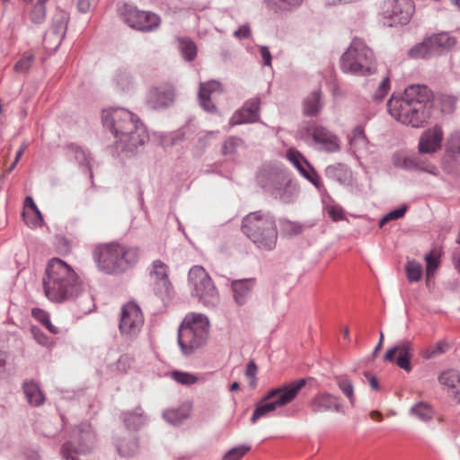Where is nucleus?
Masks as SVG:
<instances>
[{"instance_id":"1","label":"nucleus","mask_w":460,"mask_h":460,"mask_svg":"<svg viewBox=\"0 0 460 460\" xmlns=\"http://www.w3.org/2000/svg\"><path fill=\"white\" fill-rule=\"evenodd\" d=\"M102 123L116 138L117 149L133 154L149 139L145 125L139 118L123 108H111L102 111Z\"/></svg>"},{"instance_id":"2","label":"nucleus","mask_w":460,"mask_h":460,"mask_svg":"<svg viewBox=\"0 0 460 460\" xmlns=\"http://www.w3.org/2000/svg\"><path fill=\"white\" fill-rule=\"evenodd\" d=\"M430 96L427 86L410 85L402 94L392 95L387 102L388 112L402 124L422 127L429 115Z\"/></svg>"},{"instance_id":"3","label":"nucleus","mask_w":460,"mask_h":460,"mask_svg":"<svg viewBox=\"0 0 460 460\" xmlns=\"http://www.w3.org/2000/svg\"><path fill=\"white\" fill-rule=\"evenodd\" d=\"M42 283L46 297L54 303L75 300L84 290V282L75 270L59 258L48 261Z\"/></svg>"},{"instance_id":"4","label":"nucleus","mask_w":460,"mask_h":460,"mask_svg":"<svg viewBox=\"0 0 460 460\" xmlns=\"http://www.w3.org/2000/svg\"><path fill=\"white\" fill-rule=\"evenodd\" d=\"M242 231L261 252H271L278 242L275 217L270 212L255 211L246 215L242 221Z\"/></svg>"},{"instance_id":"5","label":"nucleus","mask_w":460,"mask_h":460,"mask_svg":"<svg viewBox=\"0 0 460 460\" xmlns=\"http://www.w3.org/2000/svg\"><path fill=\"white\" fill-rule=\"evenodd\" d=\"M210 323L200 313L187 314L178 328V344L184 356H190L208 341Z\"/></svg>"},{"instance_id":"6","label":"nucleus","mask_w":460,"mask_h":460,"mask_svg":"<svg viewBox=\"0 0 460 460\" xmlns=\"http://www.w3.org/2000/svg\"><path fill=\"white\" fill-rule=\"evenodd\" d=\"M341 68L346 74L369 76L376 74L377 63L373 50L366 42L354 38L341 58Z\"/></svg>"},{"instance_id":"7","label":"nucleus","mask_w":460,"mask_h":460,"mask_svg":"<svg viewBox=\"0 0 460 460\" xmlns=\"http://www.w3.org/2000/svg\"><path fill=\"white\" fill-rule=\"evenodd\" d=\"M305 385L306 379L301 378L269 391L256 405L251 418L252 423H256L258 420L268 416L277 408L293 402Z\"/></svg>"},{"instance_id":"8","label":"nucleus","mask_w":460,"mask_h":460,"mask_svg":"<svg viewBox=\"0 0 460 460\" xmlns=\"http://www.w3.org/2000/svg\"><path fill=\"white\" fill-rule=\"evenodd\" d=\"M258 181L274 199L284 204L293 203L298 197L297 185L291 181L286 170L280 167L260 172Z\"/></svg>"},{"instance_id":"9","label":"nucleus","mask_w":460,"mask_h":460,"mask_svg":"<svg viewBox=\"0 0 460 460\" xmlns=\"http://www.w3.org/2000/svg\"><path fill=\"white\" fill-rule=\"evenodd\" d=\"M297 134L305 143L318 151L331 154L341 150L339 137L315 121H307L301 125Z\"/></svg>"},{"instance_id":"10","label":"nucleus","mask_w":460,"mask_h":460,"mask_svg":"<svg viewBox=\"0 0 460 460\" xmlns=\"http://www.w3.org/2000/svg\"><path fill=\"white\" fill-rule=\"evenodd\" d=\"M190 293L206 306H216L219 302V294L211 278L201 266H193L188 275Z\"/></svg>"},{"instance_id":"11","label":"nucleus","mask_w":460,"mask_h":460,"mask_svg":"<svg viewBox=\"0 0 460 460\" xmlns=\"http://www.w3.org/2000/svg\"><path fill=\"white\" fill-rule=\"evenodd\" d=\"M95 445V433L89 423H82L73 431V439L65 443L61 455L65 460H77V455L90 452Z\"/></svg>"},{"instance_id":"12","label":"nucleus","mask_w":460,"mask_h":460,"mask_svg":"<svg viewBox=\"0 0 460 460\" xmlns=\"http://www.w3.org/2000/svg\"><path fill=\"white\" fill-rule=\"evenodd\" d=\"M119 13L128 26L137 31H151L161 22L160 17L155 13L137 10L128 4L119 6Z\"/></svg>"},{"instance_id":"13","label":"nucleus","mask_w":460,"mask_h":460,"mask_svg":"<svg viewBox=\"0 0 460 460\" xmlns=\"http://www.w3.org/2000/svg\"><path fill=\"white\" fill-rule=\"evenodd\" d=\"M413 13L411 0H386L382 6L384 23L390 27L408 23Z\"/></svg>"},{"instance_id":"14","label":"nucleus","mask_w":460,"mask_h":460,"mask_svg":"<svg viewBox=\"0 0 460 460\" xmlns=\"http://www.w3.org/2000/svg\"><path fill=\"white\" fill-rule=\"evenodd\" d=\"M144 323V316L138 305L128 302L121 308L119 332L127 338L136 337Z\"/></svg>"},{"instance_id":"15","label":"nucleus","mask_w":460,"mask_h":460,"mask_svg":"<svg viewBox=\"0 0 460 460\" xmlns=\"http://www.w3.org/2000/svg\"><path fill=\"white\" fill-rule=\"evenodd\" d=\"M441 165L447 173H460V130L447 137Z\"/></svg>"},{"instance_id":"16","label":"nucleus","mask_w":460,"mask_h":460,"mask_svg":"<svg viewBox=\"0 0 460 460\" xmlns=\"http://www.w3.org/2000/svg\"><path fill=\"white\" fill-rule=\"evenodd\" d=\"M286 157L300 174L310 181L319 191L323 189L321 177L298 150L289 148L286 153Z\"/></svg>"},{"instance_id":"17","label":"nucleus","mask_w":460,"mask_h":460,"mask_svg":"<svg viewBox=\"0 0 460 460\" xmlns=\"http://www.w3.org/2000/svg\"><path fill=\"white\" fill-rule=\"evenodd\" d=\"M308 405L311 411L314 414L327 411L345 414L341 397L329 392L317 393L309 401Z\"/></svg>"},{"instance_id":"18","label":"nucleus","mask_w":460,"mask_h":460,"mask_svg":"<svg viewBox=\"0 0 460 460\" xmlns=\"http://www.w3.org/2000/svg\"><path fill=\"white\" fill-rule=\"evenodd\" d=\"M94 260L99 269L106 273L122 272L117 254L116 243L99 248L94 252Z\"/></svg>"},{"instance_id":"19","label":"nucleus","mask_w":460,"mask_h":460,"mask_svg":"<svg viewBox=\"0 0 460 460\" xmlns=\"http://www.w3.org/2000/svg\"><path fill=\"white\" fill-rule=\"evenodd\" d=\"M174 99V86L171 84H166L149 90L146 97V104L152 110H160L172 105Z\"/></svg>"},{"instance_id":"20","label":"nucleus","mask_w":460,"mask_h":460,"mask_svg":"<svg viewBox=\"0 0 460 460\" xmlns=\"http://www.w3.org/2000/svg\"><path fill=\"white\" fill-rule=\"evenodd\" d=\"M412 357V345L409 341H401L385 354V360L394 362L406 372L411 371V358Z\"/></svg>"},{"instance_id":"21","label":"nucleus","mask_w":460,"mask_h":460,"mask_svg":"<svg viewBox=\"0 0 460 460\" xmlns=\"http://www.w3.org/2000/svg\"><path fill=\"white\" fill-rule=\"evenodd\" d=\"M260 98L248 100L243 106L236 111L229 120V126L253 123L259 119Z\"/></svg>"},{"instance_id":"22","label":"nucleus","mask_w":460,"mask_h":460,"mask_svg":"<svg viewBox=\"0 0 460 460\" xmlns=\"http://www.w3.org/2000/svg\"><path fill=\"white\" fill-rule=\"evenodd\" d=\"M444 133L438 125L426 129L419 140V152L421 154H434L441 148Z\"/></svg>"},{"instance_id":"23","label":"nucleus","mask_w":460,"mask_h":460,"mask_svg":"<svg viewBox=\"0 0 460 460\" xmlns=\"http://www.w3.org/2000/svg\"><path fill=\"white\" fill-rule=\"evenodd\" d=\"M223 92L222 85L218 81L211 80L199 84V101L202 109L208 112L217 111V107L212 102V96L215 93Z\"/></svg>"},{"instance_id":"24","label":"nucleus","mask_w":460,"mask_h":460,"mask_svg":"<svg viewBox=\"0 0 460 460\" xmlns=\"http://www.w3.org/2000/svg\"><path fill=\"white\" fill-rule=\"evenodd\" d=\"M68 17L64 12H59L53 17L52 25L45 37V41L53 40L56 48L59 47L67 30Z\"/></svg>"},{"instance_id":"25","label":"nucleus","mask_w":460,"mask_h":460,"mask_svg":"<svg viewBox=\"0 0 460 460\" xmlns=\"http://www.w3.org/2000/svg\"><path fill=\"white\" fill-rule=\"evenodd\" d=\"M254 284V279H243L232 281L231 289L234 300L237 305L242 306L248 302Z\"/></svg>"},{"instance_id":"26","label":"nucleus","mask_w":460,"mask_h":460,"mask_svg":"<svg viewBox=\"0 0 460 460\" xmlns=\"http://www.w3.org/2000/svg\"><path fill=\"white\" fill-rule=\"evenodd\" d=\"M116 249L122 272L137 262L140 254L137 247L116 243Z\"/></svg>"},{"instance_id":"27","label":"nucleus","mask_w":460,"mask_h":460,"mask_svg":"<svg viewBox=\"0 0 460 460\" xmlns=\"http://www.w3.org/2000/svg\"><path fill=\"white\" fill-rule=\"evenodd\" d=\"M349 144L350 151L358 159L361 155L367 152L369 142L362 126L359 125L354 128L349 137Z\"/></svg>"},{"instance_id":"28","label":"nucleus","mask_w":460,"mask_h":460,"mask_svg":"<svg viewBox=\"0 0 460 460\" xmlns=\"http://www.w3.org/2000/svg\"><path fill=\"white\" fill-rule=\"evenodd\" d=\"M438 381L452 391L454 398L460 403V372L455 369L444 371L439 375Z\"/></svg>"},{"instance_id":"29","label":"nucleus","mask_w":460,"mask_h":460,"mask_svg":"<svg viewBox=\"0 0 460 460\" xmlns=\"http://www.w3.org/2000/svg\"><path fill=\"white\" fill-rule=\"evenodd\" d=\"M402 167L406 170H417L432 175L438 173V168L433 164L426 161L419 155H411L403 159Z\"/></svg>"},{"instance_id":"30","label":"nucleus","mask_w":460,"mask_h":460,"mask_svg":"<svg viewBox=\"0 0 460 460\" xmlns=\"http://www.w3.org/2000/svg\"><path fill=\"white\" fill-rule=\"evenodd\" d=\"M324 102L320 89L310 93L304 100V112L307 116H316L320 113Z\"/></svg>"},{"instance_id":"31","label":"nucleus","mask_w":460,"mask_h":460,"mask_svg":"<svg viewBox=\"0 0 460 460\" xmlns=\"http://www.w3.org/2000/svg\"><path fill=\"white\" fill-rule=\"evenodd\" d=\"M22 389L28 402L31 405L40 406L44 402L45 396L42 394L39 385L34 381H24Z\"/></svg>"},{"instance_id":"32","label":"nucleus","mask_w":460,"mask_h":460,"mask_svg":"<svg viewBox=\"0 0 460 460\" xmlns=\"http://www.w3.org/2000/svg\"><path fill=\"white\" fill-rule=\"evenodd\" d=\"M191 412V404L184 403L175 409H169L164 412V420L172 424L180 425L183 420L188 419Z\"/></svg>"},{"instance_id":"33","label":"nucleus","mask_w":460,"mask_h":460,"mask_svg":"<svg viewBox=\"0 0 460 460\" xmlns=\"http://www.w3.org/2000/svg\"><path fill=\"white\" fill-rule=\"evenodd\" d=\"M115 444L119 454L122 456H134L139 448L138 440L133 435H128L127 438H117Z\"/></svg>"},{"instance_id":"34","label":"nucleus","mask_w":460,"mask_h":460,"mask_svg":"<svg viewBox=\"0 0 460 460\" xmlns=\"http://www.w3.org/2000/svg\"><path fill=\"white\" fill-rule=\"evenodd\" d=\"M122 420L128 429H137L146 422V416L140 407L122 414Z\"/></svg>"},{"instance_id":"35","label":"nucleus","mask_w":460,"mask_h":460,"mask_svg":"<svg viewBox=\"0 0 460 460\" xmlns=\"http://www.w3.org/2000/svg\"><path fill=\"white\" fill-rule=\"evenodd\" d=\"M334 381L344 396L347 397L350 405L354 407L356 396L352 381L346 375L335 376Z\"/></svg>"},{"instance_id":"36","label":"nucleus","mask_w":460,"mask_h":460,"mask_svg":"<svg viewBox=\"0 0 460 460\" xmlns=\"http://www.w3.org/2000/svg\"><path fill=\"white\" fill-rule=\"evenodd\" d=\"M408 55L412 58H429L432 56L437 55L429 39H425L422 42L412 47Z\"/></svg>"},{"instance_id":"37","label":"nucleus","mask_w":460,"mask_h":460,"mask_svg":"<svg viewBox=\"0 0 460 460\" xmlns=\"http://www.w3.org/2000/svg\"><path fill=\"white\" fill-rule=\"evenodd\" d=\"M431 45L433 46L437 54L440 51L449 49L456 44L455 38L451 37L447 32H441L429 37Z\"/></svg>"},{"instance_id":"38","label":"nucleus","mask_w":460,"mask_h":460,"mask_svg":"<svg viewBox=\"0 0 460 460\" xmlns=\"http://www.w3.org/2000/svg\"><path fill=\"white\" fill-rule=\"evenodd\" d=\"M154 291L163 303L169 301L173 294L172 286L169 279L154 281Z\"/></svg>"},{"instance_id":"39","label":"nucleus","mask_w":460,"mask_h":460,"mask_svg":"<svg viewBox=\"0 0 460 460\" xmlns=\"http://www.w3.org/2000/svg\"><path fill=\"white\" fill-rule=\"evenodd\" d=\"M244 146L241 137L235 136L228 137L223 143L222 155L228 158H234L237 155V150Z\"/></svg>"},{"instance_id":"40","label":"nucleus","mask_w":460,"mask_h":460,"mask_svg":"<svg viewBox=\"0 0 460 460\" xmlns=\"http://www.w3.org/2000/svg\"><path fill=\"white\" fill-rule=\"evenodd\" d=\"M281 234L288 237L296 236L303 232V225L299 222L281 218L279 221Z\"/></svg>"},{"instance_id":"41","label":"nucleus","mask_w":460,"mask_h":460,"mask_svg":"<svg viewBox=\"0 0 460 460\" xmlns=\"http://www.w3.org/2000/svg\"><path fill=\"white\" fill-rule=\"evenodd\" d=\"M410 412L421 421H428L431 420L434 414L432 408L422 402L414 404L411 408Z\"/></svg>"},{"instance_id":"42","label":"nucleus","mask_w":460,"mask_h":460,"mask_svg":"<svg viewBox=\"0 0 460 460\" xmlns=\"http://www.w3.org/2000/svg\"><path fill=\"white\" fill-rule=\"evenodd\" d=\"M405 271L409 282H418L422 278V265L415 260L407 261L405 265Z\"/></svg>"},{"instance_id":"43","label":"nucleus","mask_w":460,"mask_h":460,"mask_svg":"<svg viewBox=\"0 0 460 460\" xmlns=\"http://www.w3.org/2000/svg\"><path fill=\"white\" fill-rule=\"evenodd\" d=\"M426 261V275L427 279L433 277L435 271L440 264V255L438 252L432 251L427 253L424 257Z\"/></svg>"},{"instance_id":"44","label":"nucleus","mask_w":460,"mask_h":460,"mask_svg":"<svg viewBox=\"0 0 460 460\" xmlns=\"http://www.w3.org/2000/svg\"><path fill=\"white\" fill-rule=\"evenodd\" d=\"M448 349L449 344L446 341H440L436 344L427 348L423 352V357L426 359H430L440 354L447 352Z\"/></svg>"},{"instance_id":"45","label":"nucleus","mask_w":460,"mask_h":460,"mask_svg":"<svg viewBox=\"0 0 460 460\" xmlns=\"http://www.w3.org/2000/svg\"><path fill=\"white\" fill-rule=\"evenodd\" d=\"M179 48L181 52V55L183 56V58L186 60L191 61L196 58V55H197L196 45L191 40H181L179 42Z\"/></svg>"},{"instance_id":"46","label":"nucleus","mask_w":460,"mask_h":460,"mask_svg":"<svg viewBox=\"0 0 460 460\" xmlns=\"http://www.w3.org/2000/svg\"><path fill=\"white\" fill-rule=\"evenodd\" d=\"M251 449L250 446L239 445L229 449L222 457V460H240Z\"/></svg>"},{"instance_id":"47","label":"nucleus","mask_w":460,"mask_h":460,"mask_svg":"<svg viewBox=\"0 0 460 460\" xmlns=\"http://www.w3.org/2000/svg\"><path fill=\"white\" fill-rule=\"evenodd\" d=\"M171 376L177 383L184 385H193L199 380L197 376L181 371H173Z\"/></svg>"},{"instance_id":"48","label":"nucleus","mask_w":460,"mask_h":460,"mask_svg":"<svg viewBox=\"0 0 460 460\" xmlns=\"http://www.w3.org/2000/svg\"><path fill=\"white\" fill-rule=\"evenodd\" d=\"M151 278L153 279L154 281L168 279L167 266L159 260L155 261L153 262V270L151 271Z\"/></svg>"},{"instance_id":"49","label":"nucleus","mask_w":460,"mask_h":460,"mask_svg":"<svg viewBox=\"0 0 460 460\" xmlns=\"http://www.w3.org/2000/svg\"><path fill=\"white\" fill-rule=\"evenodd\" d=\"M46 18V7L45 4L41 2L36 3L31 13V20L32 22L40 24L45 21Z\"/></svg>"},{"instance_id":"50","label":"nucleus","mask_w":460,"mask_h":460,"mask_svg":"<svg viewBox=\"0 0 460 460\" xmlns=\"http://www.w3.org/2000/svg\"><path fill=\"white\" fill-rule=\"evenodd\" d=\"M268 5L275 7L276 11L288 9L289 7L299 5L303 0H265Z\"/></svg>"},{"instance_id":"51","label":"nucleus","mask_w":460,"mask_h":460,"mask_svg":"<svg viewBox=\"0 0 460 460\" xmlns=\"http://www.w3.org/2000/svg\"><path fill=\"white\" fill-rule=\"evenodd\" d=\"M406 207H401L387 213L379 221V226L383 227L387 222L402 217L406 212Z\"/></svg>"},{"instance_id":"52","label":"nucleus","mask_w":460,"mask_h":460,"mask_svg":"<svg viewBox=\"0 0 460 460\" xmlns=\"http://www.w3.org/2000/svg\"><path fill=\"white\" fill-rule=\"evenodd\" d=\"M34 60L32 55L22 57L19 59L13 66V70L18 73H26L31 68Z\"/></svg>"},{"instance_id":"53","label":"nucleus","mask_w":460,"mask_h":460,"mask_svg":"<svg viewBox=\"0 0 460 460\" xmlns=\"http://www.w3.org/2000/svg\"><path fill=\"white\" fill-rule=\"evenodd\" d=\"M389 90H390V78L388 76H386L382 80L378 88L376 90V92L374 93V99L376 101L383 100L388 93Z\"/></svg>"},{"instance_id":"54","label":"nucleus","mask_w":460,"mask_h":460,"mask_svg":"<svg viewBox=\"0 0 460 460\" xmlns=\"http://www.w3.org/2000/svg\"><path fill=\"white\" fill-rule=\"evenodd\" d=\"M346 171V166L342 164H336L327 166L325 173L328 177L341 180L343 172Z\"/></svg>"},{"instance_id":"55","label":"nucleus","mask_w":460,"mask_h":460,"mask_svg":"<svg viewBox=\"0 0 460 460\" xmlns=\"http://www.w3.org/2000/svg\"><path fill=\"white\" fill-rule=\"evenodd\" d=\"M31 315L43 325L50 319L49 313L40 308H33Z\"/></svg>"},{"instance_id":"56","label":"nucleus","mask_w":460,"mask_h":460,"mask_svg":"<svg viewBox=\"0 0 460 460\" xmlns=\"http://www.w3.org/2000/svg\"><path fill=\"white\" fill-rule=\"evenodd\" d=\"M31 333L36 340V341L40 345H47L49 343L48 336L42 332L38 327H31Z\"/></svg>"},{"instance_id":"57","label":"nucleus","mask_w":460,"mask_h":460,"mask_svg":"<svg viewBox=\"0 0 460 460\" xmlns=\"http://www.w3.org/2000/svg\"><path fill=\"white\" fill-rule=\"evenodd\" d=\"M327 214L334 221L341 220L344 217L343 210L341 208L335 207V206L328 207L327 208Z\"/></svg>"},{"instance_id":"58","label":"nucleus","mask_w":460,"mask_h":460,"mask_svg":"<svg viewBox=\"0 0 460 460\" xmlns=\"http://www.w3.org/2000/svg\"><path fill=\"white\" fill-rule=\"evenodd\" d=\"M259 51H260V55L261 57L263 65L266 66H271L272 57H271L269 48L266 46H261Z\"/></svg>"},{"instance_id":"59","label":"nucleus","mask_w":460,"mask_h":460,"mask_svg":"<svg viewBox=\"0 0 460 460\" xmlns=\"http://www.w3.org/2000/svg\"><path fill=\"white\" fill-rule=\"evenodd\" d=\"M257 367L253 361H250L245 369V376L252 379L251 385H255Z\"/></svg>"},{"instance_id":"60","label":"nucleus","mask_w":460,"mask_h":460,"mask_svg":"<svg viewBox=\"0 0 460 460\" xmlns=\"http://www.w3.org/2000/svg\"><path fill=\"white\" fill-rule=\"evenodd\" d=\"M250 28L248 25H243L234 32V35L238 39H247L250 36Z\"/></svg>"},{"instance_id":"61","label":"nucleus","mask_w":460,"mask_h":460,"mask_svg":"<svg viewBox=\"0 0 460 460\" xmlns=\"http://www.w3.org/2000/svg\"><path fill=\"white\" fill-rule=\"evenodd\" d=\"M116 81L118 86L122 90H125L130 83L129 77L127 75H119Z\"/></svg>"},{"instance_id":"62","label":"nucleus","mask_w":460,"mask_h":460,"mask_svg":"<svg viewBox=\"0 0 460 460\" xmlns=\"http://www.w3.org/2000/svg\"><path fill=\"white\" fill-rule=\"evenodd\" d=\"M91 0H77V8L81 13H87L91 8Z\"/></svg>"},{"instance_id":"63","label":"nucleus","mask_w":460,"mask_h":460,"mask_svg":"<svg viewBox=\"0 0 460 460\" xmlns=\"http://www.w3.org/2000/svg\"><path fill=\"white\" fill-rule=\"evenodd\" d=\"M365 376L368 379L369 385L373 390H379V384L375 376L369 373H365Z\"/></svg>"},{"instance_id":"64","label":"nucleus","mask_w":460,"mask_h":460,"mask_svg":"<svg viewBox=\"0 0 460 460\" xmlns=\"http://www.w3.org/2000/svg\"><path fill=\"white\" fill-rule=\"evenodd\" d=\"M34 214H35V219L33 222H31L30 224L32 226H40L43 222V218H42V216H41V213L40 211V209L38 208V207L36 206V209H31Z\"/></svg>"}]
</instances>
